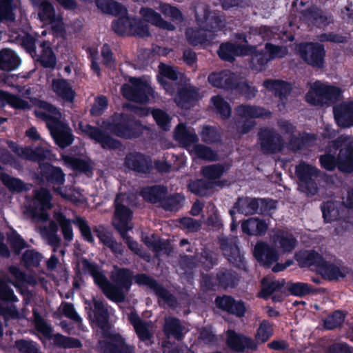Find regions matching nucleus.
<instances>
[{"mask_svg":"<svg viewBox=\"0 0 353 353\" xmlns=\"http://www.w3.org/2000/svg\"><path fill=\"white\" fill-rule=\"evenodd\" d=\"M265 53L258 52L255 48V52L251 55L252 64L256 69L261 70L270 60L282 58L288 54L286 48L269 43L265 44Z\"/></svg>","mask_w":353,"mask_h":353,"instance_id":"nucleus-12","label":"nucleus"},{"mask_svg":"<svg viewBox=\"0 0 353 353\" xmlns=\"http://www.w3.org/2000/svg\"><path fill=\"white\" fill-rule=\"evenodd\" d=\"M295 260L301 268H310L314 266L318 271L323 256L315 250H300L295 253Z\"/></svg>","mask_w":353,"mask_h":353,"instance_id":"nucleus-26","label":"nucleus"},{"mask_svg":"<svg viewBox=\"0 0 353 353\" xmlns=\"http://www.w3.org/2000/svg\"><path fill=\"white\" fill-rule=\"evenodd\" d=\"M0 181L12 193H21L29 190L27 184L23 180L10 176L5 172L0 173Z\"/></svg>","mask_w":353,"mask_h":353,"instance_id":"nucleus-39","label":"nucleus"},{"mask_svg":"<svg viewBox=\"0 0 353 353\" xmlns=\"http://www.w3.org/2000/svg\"><path fill=\"white\" fill-rule=\"evenodd\" d=\"M174 139L181 146L191 149L192 145L198 141V137L195 132L186 128L184 124L179 123L174 129Z\"/></svg>","mask_w":353,"mask_h":353,"instance_id":"nucleus-28","label":"nucleus"},{"mask_svg":"<svg viewBox=\"0 0 353 353\" xmlns=\"http://www.w3.org/2000/svg\"><path fill=\"white\" fill-rule=\"evenodd\" d=\"M81 130L89 138L99 143L101 148L108 150H119L123 146L121 141L109 134L106 130L90 124H79Z\"/></svg>","mask_w":353,"mask_h":353,"instance_id":"nucleus-5","label":"nucleus"},{"mask_svg":"<svg viewBox=\"0 0 353 353\" xmlns=\"http://www.w3.org/2000/svg\"><path fill=\"white\" fill-rule=\"evenodd\" d=\"M82 270L89 273L93 278L94 283L101 289L104 295L113 301L112 292L117 291L113 284L108 281L105 274L100 271L99 266L89 261L85 258L81 259Z\"/></svg>","mask_w":353,"mask_h":353,"instance_id":"nucleus-8","label":"nucleus"},{"mask_svg":"<svg viewBox=\"0 0 353 353\" xmlns=\"http://www.w3.org/2000/svg\"><path fill=\"white\" fill-rule=\"evenodd\" d=\"M296 173L300 180V190L308 196L316 194L318 187L315 181L319 174L317 169L305 163H301L296 166Z\"/></svg>","mask_w":353,"mask_h":353,"instance_id":"nucleus-7","label":"nucleus"},{"mask_svg":"<svg viewBox=\"0 0 353 353\" xmlns=\"http://www.w3.org/2000/svg\"><path fill=\"white\" fill-rule=\"evenodd\" d=\"M156 296L159 298V303L163 301L167 307L175 309L178 305V301L176 296L172 294L168 289L163 288L156 281Z\"/></svg>","mask_w":353,"mask_h":353,"instance_id":"nucleus-48","label":"nucleus"},{"mask_svg":"<svg viewBox=\"0 0 353 353\" xmlns=\"http://www.w3.org/2000/svg\"><path fill=\"white\" fill-rule=\"evenodd\" d=\"M49 131L55 143L62 149L70 145L74 141L71 129L60 120Z\"/></svg>","mask_w":353,"mask_h":353,"instance_id":"nucleus-17","label":"nucleus"},{"mask_svg":"<svg viewBox=\"0 0 353 353\" xmlns=\"http://www.w3.org/2000/svg\"><path fill=\"white\" fill-rule=\"evenodd\" d=\"M94 321L103 331H108L110 328V314L107 306L101 301L94 300L93 303Z\"/></svg>","mask_w":353,"mask_h":353,"instance_id":"nucleus-30","label":"nucleus"},{"mask_svg":"<svg viewBox=\"0 0 353 353\" xmlns=\"http://www.w3.org/2000/svg\"><path fill=\"white\" fill-rule=\"evenodd\" d=\"M21 64L20 58L9 50L0 51V69L4 71L16 70Z\"/></svg>","mask_w":353,"mask_h":353,"instance_id":"nucleus-43","label":"nucleus"},{"mask_svg":"<svg viewBox=\"0 0 353 353\" xmlns=\"http://www.w3.org/2000/svg\"><path fill=\"white\" fill-rule=\"evenodd\" d=\"M151 160L139 152H130L124 158V166L139 174H148L152 169Z\"/></svg>","mask_w":353,"mask_h":353,"instance_id":"nucleus-13","label":"nucleus"},{"mask_svg":"<svg viewBox=\"0 0 353 353\" xmlns=\"http://www.w3.org/2000/svg\"><path fill=\"white\" fill-rule=\"evenodd\" d=\"M132 17L128 15L121 16L117 19L112 21L111 24L112 30L119 36H130V31L132 27Z\"/></svg>","mask_w":353,"mask_h":353,"instance_id":"nucleus-47","label":"nucleus"},{"mask_svg":"<svg viewBox=\"0 0 353 353\" xmlns=\"http://www.w3.org/2000/svg\"><path fill=\"white\" fill-rule=\"evenodd\" d=\"M105 351L107 353H135L134 347L128 345L120 334L114 335L112 341L105 343Z\"/></svg>","mask_w":353,"mask_h":353,"instance_id":"nucleus-38","label":"nucleus"},{"mask_svg":"<svg viewBox=\"0 0 353 353\" xmlns=\"http://www.w3.org/2000/svg\"><path fill=\"white\" fill-rule=\"evenodd\" d=\"M14 347L20 353H41L37 343L32 340L17 339L14 342Z\"/></svg>","mask_w":353,"mask_h":353,"instance_id":"nucleus-59","label":"nucleus"},{"mask_svg":"<svg viewBox=\"0 0 353 353\" xmlns=\"http://www.w3.org/2000/svg\"><path fill=\"white\" fill-rule=\"evenodd\" d=\"M268 225L264 221L250 218L241 224L243 232L250 236H261L265 233Z\"/></svg>","mask_w":353,"mask_h":353,"instance_id":"nucleus-40","label":"nucleus"},{"mask_svg":"<svg viewBox=\"0 0 353 353\" xmlns=\"http://www.w3.org/2000/svg\"><path fill=\"white\" fill-rule=\"evenodd\" d=\"M273 332L272 324L269 321L263 320L256 330L255 339L262 343H265L273 335Z\"/></svg>","mask_w":353,"mask_h":353,"instance_id":"nucleus-56","label":"nucleus"},{"mask_svg":"<svg viewBox=\"0 0 353 353\" xmlns=\"http://www.w3.org/2000/svg\"><path fill=\"white\" fill-rule=\"evenodd\" d=\"M301 57L313 67L321 68L324 63L325 50L319 43H301L299 46Z\"/></svg>","mask_w":353,"mask_h":353,"instance_id":"nucleus-11","label":"nucleus"},{"mask_svg":"<svg viewBox=\"0 0 353 353\" xmlns=\"http://www.w3.org/2000/svg\"><path fill=\"white\" fill-rule=\"evenodd\" d=\"M53 341L56 346L65 349L82 347V343L79 339L66 336L59 333L53 336Z\"/></svg>","mask_w":353,"mask_h":353,"instance_id":"nucleus-49","label":"nucleus"},{"mask_svg":"<svg viewBox=\"0 0 353 353\" xmlns=\"http://www.w3.org/2000/svg\"><path fill=\"white\" fill-rule=\"evenodd\" d=\"M40 54L37 55L36 61L44 68L54 69L57 65V57L49 41H40Z\"/></svg>","mask_w":353,"mask_h":353,"instance_id":"nucleus-29","label":"nucleus"},{"mask_svg":"<svg viewBox=\"0 0 353 353\" xmlns=\"http://www.w3.org/2000/svg\"><path fill=\"white\" fill-rule=\"evenodd\" d=\"M285 289L290 295L299 297L318 294L323 291L321 288H314L307 283L292 281H288L285 283Z\"/></svg>","mask_w":353,"mask_h":353,"instance_id":"nucleus-33","label":"nucleus"},{"mask_svg":"<svg viewBox=\"0 0 353 353\" xmlns=\"http://www.w3.org/2000/svg\"><path fill=\"white\" fill-rule=\"evenodd\" d=\"M150 35L149 25L140 18L132 17L130 36L144 38Z\"/></svg>","mask_w":353,"mask_h":353,"instance_id":"nucleus-52","label":"nucleus"},{"mask_svg":"<svg viewBox=\"0 0 353 353\" xmlns=\"http://www.w3.org/2000/svg\"><path fill=\"white\" fill-rule=\"evenodd\" d=\"M253 254L256 261L265 268H270L279 260L277 250L270 244H255Z\"/></svg>","mask_w":353,"mask_h":353,"instance_id":"nucleus-19","label":"nucleus"},{"mask_svg":"<svg viewBox=\"0 0 353 353\" xmlns=\"http://www.w3.org/2000/svg\"><path fill=\"white\" fill-rule=\"evenodd\" d=\"M212 188L211 182L205 181L203 179L194 181L189 184L190 191L200 196L206 195L208 190Z\"/></svg>","mask_w":353,"mask_h":353,"instance_id":"nucleus-64","label":"nucleus"},{"mask_svg":"<svg viewBox=\"0 0 353 353\" xmlns=\"http://www.w3.org/2000/svg\"><path fill=\"white\" fill-rule=\"evenodd\" d=\"M230 168L228 164H213L204 166L201 168L202 175L207 179L212 185L216 183V181L220 179L223 173Z\"/></svg>","mask_w":353,"mask_h":353,"instance_id":"nucleus-45","label":"nucleus"},{"mask_svg":"<svg viewBox=\"0 0 353 353\" xmlns=\"http://www.w3.org/2000/svg\"><path fill=\"white\" fill-rule=\"evenodd\" d=\"M238 114L242 117H260L263 116H269L270 112L265 111L260 108L241 105L237 108Z\"/></svg>","mask_w":353,"mask_h":353,"instance_id":"nucleus-58","label":"nucleus"},{"mask_svg":"<svg viewBox=\"0 0 353 353\" xmlns=\"http://www.w3.org/2000/svg\"><path fill=\"white\" fill-rule=\"evenodd\" d=\"M189 151L192 155L203 160L213 161L218 159V156L214 151L201 144L194 145Z\"/></svg>","mask_w":353,"mask_h":353,"instance_id":"nucleus-50","label":"nucleus"},{"mask_svg":"<svg viewBox=\"0 0 353 353\" xmlns=\"http://www.w3.org/2000/svg\"><path fill=\"white\" fill-rule=\"evenodd\" d=\"M226 345L234 352L243 353L248 350L256 351L258 345L251 337L229 330L227 332Z\"/></svg>","mask_w":353,"mask_h":353,"instance_id":"nucleus-10","label":"nucleus"},{"mask_svg":"<svg viewBox=\"0 0 353 353\" xmlns=\"http://www.w3.org/2000/svg\"><path fill=\"white\" fill-rule=\"evenodd\" d=\"M266 204L265 200H258L252 198H245L239 199L237 205L239 210L245 215L253 214L257 212L259 206H263Z\"/></svg>","mask_w":353,"mask_h":353,"instance_id":"nucleus-46","label":"nucleus"},{"mask_svg":"<svg viewBox=\"0 0 353 353\" xmlns=\"http://www.w3.org/2000/svg\"><path fill=\"white\" fill-rule=\"evenodd\" d=\"M110 279L117 291L112 292L113 302L122 303L125 300V291L128 292L132 284L133 272L128 268H117L112 272Z\"/></svg>","mask_w":353,"mask_h":353,"instance_id":"nucleus-6","label":"nucleus"},{"mask_svg":"<svg viewBox=\"0 0 353 353\" xmlns=\"http://www.w3.org/2000/svg\"><path fill=\"white\" fill-rule=\"evenodd\" d=\"M163 333L168 339H174L181 341L183 339L186 331L180 319L174 316H168L165 319L163 325Z\"/></svg>","mask_w":353,"mask_h":353,"instance_id":"nucleus-24","label":"nucleus"},{"mask_svg":"<svg viewBox=\"0 0 353 353\" xmlns=\"http://www.w3.org/2000/svg\"><path fill=\"white\" fill-rule=\"evenodd\" d=\"M14 0H0V21H14L15 14Z\"/></svg>","mask_w":353,"mask_h":353,"instance_id":"nucleus-55","label":"nucleus"},{"mask_svg":"<svg viewBox=\"0 0 353 353\" xmlns=\"http://www.w3.org/2000/svg\"><path fill=\"white\" fill-rule=\"evenodd\" d=\"M178 90L174 101L181 108H188L191 103L197 101L200 97L197 90L194 87L186 85L179 88Z\"/></svg>","mask_w":353,"mask_h":353,"instance_id":"nucleus-35","label":"nucleus"},{"mask_svg":"<svg viewBox=\"0 0 353 353\" xmlns=\"http://www.w3.org/2000/svg\"><path fill=\"white\" fill-rule=\"evenodd\" d=\"M350 269L344 265L338 266L336 264L327 261L323 259L317 272L328 281H336L343 279L349 273Z\"/></svg>","mask_w":353,"mask_h":353,"instance_id":"nucleus-22","label":"nucleus"},{"mask_svg":"<svg viewBox=\"0 0 353 353\" xmlns=\"http://www.w3.org/2000/svg\"><path fill=\"white\" fill-rule=\"evenodd\" d=\"M209 82L214 87L221 88H232L235 77L230 71H223L219 73H212L208 77Z\"/></svg>","mask_w":353,"mask_h":353,"instance_id":"nucleus-41","label":"nucleus"},{"mask_svg":"<svg viewBox=\"0 0 353 353\" xmlns=\"http://www.w3.org/2000/svg\"><path fill=\"white\" fill-rule=\"evenodd\" d=\"M52 90L57 97L65 102L73 103L76 92L68 79L64 78L54 79L52 81Z\"/></svg>","mask_w":353,"mask_h":353,"instance_id":"nucleus-27","label":"nucleus"},{"mask_svg":"<svg viewBox=\"0 0 353 353\" xmlns=\"http://www.w3.org/2000/svg\"><path fill=\"white\" fill-rule=\"evenodd\" d=\"M255 52L254 46H234L230 43L222 44L218 51L219 56L221 59L232 61L235 56L241 55H252Z\"/></svg>","mask_w":353,"mask_h":353,"instance_id":"nucleus-21","label":"nucleus"},{"mask_svg":"<svg viewBox=\"0 0 353 353\" xmlns=\"http://www.w3.org/2000/svg\"><path fill=\"white\" fill-rule=\"evenodd\" d=\"M128 320L134 327L135 332L141 341H147L152 338L148 328V323L143 321L136 311H132L128 315Z\"/></svg>","mask_w":353,"mask_h":353,"instance_id":"nucleus-32","label":"nucleus"},{"mask_svg":"<svg viewBox=\"0 0 353 353\" xmlns=\"http://www.w3.org/2000/svg\"><path fill=\"white\" fill-rule=\"evenodd\" d=\"M263 85L267 89L274 90L275 94L278 95L281 101L290 91V85L284 81L266 80L263 82Z\"/></svg>","mask_w":353,"mask_h":353,"instance_id":"nucleus-51","label":"nucleus"},{"mask_svg":"<svg viewBox=\"0 0 353 353\" xmlns=\"http://www.w3.org/2000/svg\"><path fill=\"white\" fill-rule=\"evenodd\" d=\"M216 306L223 312L237 317H243L246 312L245 303L241 300H236L231 295L217 296L215 299Z\"/></svg>","mask_w":353,"mask_h":353,"instance_id":"nucleus-14","label":"nucleus"},{"mask_svg":"<svg viewBox=\"0 0 353 353\" xmlns=\"http://www.w3.org/2000/svg\"><path fill=\"white\" fill-rule=\"evenodd\" d=\"M341 94V90L339 88L316 81L310 83L305 99L312 105H322L338 99Z\"/></svg>","mask_w":353,"mask_h":353,"instance_id":"nucleus-4","label":"nucleus"},{"mask_svg":"<svg viewBox=\"0 0 353 353\" xmlns=\"http://www.w3.org/2000/svg\"><path fill=\"white\" fill-rule=\"evenodd\" d=\"M54 218L61 228L64 239L68 241H72L73 239V230L70 220L67 219L62 212L56 214Z\"/></svg>","mask_w":353,"mask_h":353,"instance_id":"nucleus-54","label":"nucleus"},{"mask_svg":"<svg viewBox=\"0 0 353 353\" xmlns=\"http://www.w3.org/2000/svg\"><path fill=\"white\" fill-rule=\"evenodd\" d=\"M39 174L43 181L53 185H58L54 188V192L61 194L62 197L65 196L60 188L65 181V174L61 168L53 165L51 163H40Z\"/></svg>","mask_w":353,"mask_h":353,"instance_id":"nucleus-9","label":"nucleus"},{"mask_svg":"<svg viewBox=\"0 0 353 353\" xmlns=\"http://www.w3.org/2000/svg\"><path fill=\"white\" fill-rule=\"evenodd\" d=\"M339 141L345 146L341 149L337 159V165L340 170L346 172L353 171V141L350 138L341 137Z\"/></svg>","mask_w":353,"mask_h":353,"instance_id":"nucleus-18","label":"nucleus"},{"mask_svg":"<svg viewBox=\"0 0 353 353\" xmlns=\"http://www.w3.org/2000/svg\"><path fill=\"white\" fill-rule=\"evenodd\" d=\"M158 81L167 92L171 94L173 92V88L176 83L173 81L178 79L181 74L172 67L161 63L159 65Z\"/></svg>","mask_w":353,"mask_h":353,"instance_id":"nucleus-25","label":"nucleus"},{"mask_svg":"<svg viewBox=\"0 0 353 353\" xmlns=\"http://www.w3.org/2000/svg\"><path fill=\"white\" fill-rule=\"evenodd\" d=\"M103 123L111 134L126 140L140 137L147 129L134 115L124 112H114Z\"/></svg>","mask_w":353,"mask_h":353,"instance_id":"nucleus-1","label":"nucleus"},{"mask_svg":"<svg viewBox=\"0 0 353 353\" xmlns=\"http://www.w3.org/2000/svg\"><path fill=\"white\" fill-rule=\"evenodd\" d=\"M285 280L279 279L277 280H271L264 277L261 281V291L259 296L264 299H269L274 292H281L282 289L285 286Z\"/></svg>","mask_w":353,"mask_h":353,"instance_id":"nucleus-34","label":"nucleus"},{"mask_svg":"<svg viewBox=\"0 0 353 353\" xmlns=\"http://www.w3.org/2000/svg\"><path fill=\"white\" fill-rule=\"evenodd\" d=\"M344 321L343 312L341 310H335L324 320L323 326L326 330H332L341 326Z\"/></svg>","mask_w":353,"mask_h":353,"instance_id":"nucleus-57","label":"nucleus"},{"mask_svg":"<svg viewBox=\"0 0 353 353\" xmlns=\"http://www.w3.org/2000/svg\"><path fill=\"white\" fill-rule=\"evenodd\" d=\"M241 275L232 269L221 268L216 273L218 288L224 290L236 288L241 281Z\"/></svg>","mask_w":353,"mask_h":353,"instance_id":"nucleus-20","label":"nucleus"},{"mask_svg":"<svg viewBox=\"0 0 353 353\" xmlns=\"http://www.w3.org/2000/svg\"><path fill=\"white\" fill-rule=\"evenodd\" d=\"M220 248L229 252L227 257L230 263L240 268L245 266V259L241 253L238 244H220Z\"/></svg>","mask_w":353,"mask_h":353,"instance_id":"nucleus-42","label":"nucleus"},{"mask_svg":"<svg viewBox=\"0 0 353 353\" xmlns=\"http://www.w3.org/2000/svg\"><path fill=\"white\" fill-rule=\"evenodd\" d=\"M114 218L119 221V232L125 243H137L128 235L129 230L128 222L132 219V211L123 204H116Z\"/></svg>","mask_w":353,"mask_h":353,"instance_id":"nucleus-16","label":"nucleus"},{"mask_svg":"<svg viewBox=\"0 0 353 353\" xmlns=\"http://www.w3.org/2000/svg\"><path fill=\"white\" fill-rule=\"evenodd\" d=\"M97 7L103 13L118 16L127 13L126 8L120 3L114 0H95Z\"/></svg>","mask_w":353,"mask_h":353,"instance_id":"nucleus-44","label":"nucleus"},{"mask_svg":"<svg viewBox=\"0 0 353 353\" xmlns=\"http://www.w3.org/2000/svg\"><path fill=\"white\" fill-rule=\"evenodd\" d=\"M334 112L339 126L346 128L353 125V102L341 104L334 108Z\"/></svg>","mask_w":353,"mask_h":353,"instance_id":"nucleus-31","label":"nucleus"},{"mask_svg":"<svg viewBox=\"0 0 353 353\" xmlns=\"http://www.w3.org/2000/svg\"><path fill=\"white\" fill-rule=\"evenodd\" d=\"M8 104L17 110H30L31 105L28 101L21 99L19 95L0 90V107Z\"/></svg>","mask_w":353,"mask_h":353,"instance_id":"nucleus-36","label":"nucleus"},{"mask_svg":"<svg viewBox=\"0 0 353 353\" xmlns=\"http://www.w3.org/2000/svg\"><path fill=\"white\" fill-rule=\"evenodd\" d=\"M130 84L124 83L121 88L123 97L129 101L146 103L149 101V94L154 97V91L145 81L140 78L130 77Z\"/></svg>","mask_w":353,"mask_h":353,"instance_id":"nucleus-3","label":"nucleus"},{"mask_svg":"<svg viewBox=\"0 0 353 353\" xmlns=\"http://www.w3.org/2000/svg\"><path fill=\"white\" fill-rule=\"evenodd\" d=\"M103 65L109 69H114L117 66L116 59L110 46L108 43H104L101 50Z\"/></svg>","mask_w":353,"mask_h":353,"instance_id":"nucleus-60","label":"nucleus"},{"mask_svg":"<svg viewBox=\"0 0 353 353\" xmlns=\"http://www.w3.org/2000/svg\"><path fill=\"white\" fill-rule=\"evenodd\" d=\"M41 258L42 256L39 252L34 250H27L23 254L21 261L27 268H36L39 265Z\"/></svg>","mask_w":353,"mask_h":353,"instance_id":"nucleus-62","label":"nucleus"},{"mask_svg":"<svg viewBox=\"0 0 353 353\" xmlns=\"http://www.w3.org/2000/svg\"><path fill=\"white\" fill-rule=\"evenodd\" d=\"M34 105L46 111L36 110L34 114L37 118L46 121L48 130L60 120L59 118L61 114L59 110L53 104L44 100L35 99Z\"/></svg>","mask_w":353,"mask_h":353,"instance_id":"nucleus-15","label":"nucleus"},{"mask_svg":"<svg viewBox=\"0 0 353 353\" xmlns=\"http://www.w3.org/2000/svg\"><path fill=\"white\" fill-rule=\"evenodd\" d=\"M34 6H39L38 16L42 22L54 23L57 20L54 6L49 0H32Z\"/></svg>","mask_w":353,"mask_h":353,"instance_id":"nucleus-37","label":"nucleus"},{"mask_svg":"<svg viewBox=\"0 0 353 353\" xmlns=\"http://www.w3.org/2000/svg\"><path fill=\"white\" fill-rule=\"evenodd\" d=\"M184 200L183 196L176 194L170 196H167V190L164 187L156 188V203L167 210H176L182 205Z\"/></svg>","mask_w":353,"mask_h":353,"instance_id":"nucleus-23","label":"nucleus"},{"mask_svg":"<svg viewBox=\"0 0 353 353\" xmlns=\"http://www.w3.org/2000/svg\"><path fill=\"white\" fill-rule=\"evenodd\" d=\"M57 230L58 225L52 221L48 227L45 226L41 228V234L48 240V243H61V239L57 236Z\"/></svg>","mask_w":353,"mask_h":353,"instance_id":"nucleus-61","label":"nucleus"},{"mask_svg":"<svg viewBox=\"0 0 353 353\" xmlns=\"http://www.w3.org/2000/svg\"><path fill=\"white\" fill-rule=\"evenodd\" d=\"M72 222L79 230L80 234L84 241L88 243H94L93 229L90 228L85 219L81 216H77Z\"/></svg>","mask_w":353,"mask_h":353,"instance_id":"nucleus-53","label":"nucleus"},{"mask_svg":"<svg viewBox=\"0 0 353 353\" xmlns=\"http://www.w3.org/2000/svg\"><path fill=\"white\" fill-rule=\"evenodd\" d=\"M108 105L107 97L104 95H99L94 99V102L90 109V114L94 117L102 115Z\"/></svg>","mask_w":353,"mask_h":353,"instance_id":"nucleus-63","label":"nucleus"},{"mask_svg":"<svg viewBox=\"0 0 353 353\" xmlns=\"http://www.w3.org/2000/svg\"><path fill=\"white\" fill-rule=\"evenodd\" d=\"M281 133L283 138L276 134L274 132L264 129L260 132L259 137L261 145L265 152H274L280 150L285 142L288 141L290 145H293L294 139L296 138L294 128L286 121H281L279 123Z\"/></svg>","mask_w":353,"mask_h":353,"instance_id":"nucleus-2","label":"nucleus"}]
</instances>
